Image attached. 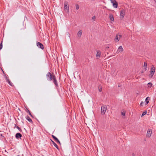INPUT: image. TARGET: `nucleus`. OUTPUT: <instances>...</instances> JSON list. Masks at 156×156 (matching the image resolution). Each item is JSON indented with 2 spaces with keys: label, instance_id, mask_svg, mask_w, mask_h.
<instances>
[{
  "label": "nucleus",
  "instance_id": "nucleus-32",
  "mask_svg": "<svg viewBox=\"0 0 156 156\" xmlns=\"http://www.w3.org/2000/svg\"><path fill=\"white\" fill-rule=\"evenodd\" d=\"M5 79H6V80H7V79H8L9 78L8 77H7V76L6 75V74H5Z\"/></svg>",
  "mask_w": 156,
  "mask_h": 156
},
{
  "label": "nucleus",
  "instance_id": "nucleus-34",
  "mask_svg": "<svg viewBox=\"0 0 156 156\" xmlns=\"http://www.w3.org/2000/svg\"><path fill=\"white\" fill-rule=\"evenodd\" d=\"M6 80V82L8 83L9 82V81H10L9 79V78L8 79H7V80Z\"/></svg>",
  "mask_w": 156,
  "mask_h": 156
},
{
  "label": "nucleus",
  "instance_id": "nucleus-21",
  "mask_svg": "<svg viewBox=\"0 0 156 156\" xmlns=\"http://www.w3.org/2000/svg\"><path fill=\"white\" fill-rule=\"evenodd\" d=\"M15 127L20 132H22V130L21 128L18 126H16V124H15Z\"/></svg>",
  "mask_w": 156,
  "mask_h": 156
},
{
  "label": "nucleus",
  "instance_id": "nucleus-33",
  "mask_svg": "<svg viewBox=\"0 0 156 156\" xmlns=\"http://www.w3.org/2000/svg\"><path fill=\"white\" fill-rule=\"evenodd\" d=\"M144 104V102L143 101H141L140 103V105L141 106Z\"/></svg>",
  "mask_w": 156,
  "mask_h": 156
},
{
  "label": "nucleus",
  "instance_id": "nucleus-6",
  "mask_svg": "<svg viewBox=\"0 0 156 156\" xmlns=\"http://www.w3.org/2000/svg\"><path fill=\"white\" fill-rule=\"evenodd\" d=\"M122 35H119V34H118L116 35V36L115 38V41L116 42H118L120 39Z\"/></svg>",
  "mask_w": 156,
  "mask_h": 156
},
{
  "label": "nucleus",
  "instance_id": "nucleus-14",
  "mask_svg": "<svg viewBox=\"0 0 156 156\" xmlns=\"http://www.w3.org/2000/svg\"><path fill=\"white\" fill-rule=\"evenodd\" d=\"M26 118L30 122H31V123H33V122L32 119L30 118V117L28 116H27L26 117Z\"/></svg>",
  "mask_w": 156,
  "mask_h": 156
},
{
  "label": "nucleus",
  "instance_id": "nucleus-26",
  "mask_svg": "<svg viewBox=\"0 0 156 156\" xmlns=\"http://www.w3.org/2000/svg\"><path fill=\"white\" fill-rule=\"evenodd\" d=\"M111 2L113 4V3H114L116 2H117L115 0H110Z\"/></svg>",
  "mask_w": 156,
  "mask_h": 156
},
{
  "label": "nucleus",
  "instance_id": "nucleus-4",
  "mask_svg": "<svg viewBox=\"0 0 156 156\" xmlns=\"http://www.w3.org/2000/svg\"><path fill=\"white\" fill-rule=\"evenodd\" d=\"M155 71V69L154 67L153 66V67L151 68L150 71V75L151 76V77H152L153 75L154 74Z\"/></svg>",
  "mask_w": 156,
  "mask_h": 156
},
{
  "label": "nucleus",
  "instance_id": "nucleus-17",
  "mask_svg": "<svg viewBox=\"0 0 156 156\" xmlns=\"http://www.w3.org/2000/svg\"><path fill=\"white\" fill-rule=\"evenodd\" d=\"M109 18L112 21H114V18L112 14H110L109 15Z\"/></svg>",
  "mask_w": 156,
  "mask_h": 156
},
{
  "label": "nucleus",
  "instance_id": "nucleus-24",
  "mask_svg": "<svg viewBox=\"0 0 156 156\" xmlns=\"http://www.w3.org/2000/svg\"><path fill=\"white\" fill-rule=\"evenodd\" d=\"M147 114V111L144 112L141 115V117Z\"/></svg>",
  "mask_w": 156,
  "mask_h": 156
},
{
  "label": "nucleus",
  "instance_id": "nucleus-16",
  "mask_svg": "<svg viewBox=\"0 0 156 156\" xmlns=\"http://www.w3.org/2000/svg\"><path fill=\"white\" fill-rule=\"evenodd\" d=\"M82 31L81 30H80L77 33L78 36L80 37H81Z\"/></svg>",
  "mask_w": 156,
  "mask_h": 156
},
{
  "label": "nucleus",
  "instance_id": "nucleus-31",
  "mask_svg": "<svg viewBox=\"0 0 156 156\" xmlns=\"http://www.w3.org/2000/svg\"><path fill=\"white\" fill-rule=\"evenodd\" d=\"M96 19V17L95 16H93L92 18V19L93 20H95Z\"/></svg>",
  "mask_w": 156,
  "mask_h": 156
},
{
  "label": "nucleus",
  "instance_id": "nucleus-37",
  "mask_svg": "<svg viewBox=\"0 0 156 156\" xmlns=\"http://www.w3.org/2000/svg\"><path fill=\"white\" fill-rule=\"evenodd\" d=\"M2 72H3V73H4V74H5V73H4V71L3 70H2Z\"/></svg>",
  "mask_w": 156,
  "mask_h": 156
},
{
  "label": "nucleus",
  "instance_id": "nucleus-1",
  "mask_svg": "<svg viewBox=\"0 0 156 156\" xmlns=\"http://www.w3.org/2000/svg\"><path fill=\"white\" fill-rule=\"evenodd\" d=\"M54 76H55L54 74L52 75L49 72L47 73L46 75L47 79L49 81H51L53 78Z\"/></svg>",
  "mask_w": 156,
  "mask_h": 156
},
{
  "label": "nucleus",
  "instance_id": "nucleus-35",
  "mask_svg": "<svg viewBox=\"0 0 156 156\" xmlns=\"http://www.w3.org/2000/svg\"><path fill=\"white\" fill-rule=\"evenodd\" d=\"M109 48V47H106V49H108Z\"/></svg>",
  "mask_w": 156,
  "mask_h": 156
},
{
  "label": "nucleus",
  "instance_id": "nucleus-2",
  "mask_svg": "<svg viewBox=\"0 0 156 156\" xmlns=\"http://www.w3.org/2000/svg\"><path fill=\"white\" fill-rule=\"evenodd\" d=\"M107 106L106 105L102 106L101 108V113L102 115H104L107 110Z\"/></svg>",
  "mask_w": 156,
  "mask_h": 156
},
{
  "label": "nucleus",
  "instance_id": "nucleus-8",
  "mask_svg": "<svg viewBox=\"0 0 156 156\" xmlns=\"http://www.w3.org/2000/svg\"><path fill=\"white\" fill-rule=\"evenodd\" d=\"M152 133V130L151 129H149L147 130V136L148 137H150L151 136V133Z\"/></svg>",
  "mask_w": 156,
  "mask_h": 156
},
{
  "label": "nucleus",
  "instance_id": "nucleus-3",
  "mask_svg": "<svg viewBox=\"0 0 156 156\" xmlns=\"http://www.w3.org/2000/svg\"><path fill=\"white\" fill-rule=\"evenodd\" d=\"M64 10H66L67 12H68L69 11V6L68 3L67 2L65 1L64 2Z\"/></svg>",
  "mask_w": 156,
  "mask_h": 156
},
{
  "label": "nucleus",
  "instance_id": "nucleus-10",
  "mask_svg": "<svg viewBox=\"0 0 156 156\" xmlns=\"http://www.w3.org/2000/svg\"><path fill=\"white\" fill-rule=\"evenodd\" d=\"M123 51V49L121 46H120L119 47L118 50L117 51V53H119L120 52H122Z\"/></svg>",
  "mask_w": 156,
  "mask_h": 156
},
{
  "label": "nucleus",
  "instance_id": "nucleus-11",
  "mask_svg": "<svg viewBox=\"0 0 156 156\" xmlns=\"http://www.w3.org/2000/svg\"><path fill=\"white\" fill-rule=\"evenodd\" d=\"M101 52L100 51L98 50L97 51L96 57L97 59H99L101 57Z\"/></svg>",
  "mask_w": 156,
  "mask_h": 156
},
{
  "label": "nucleus",
  "instance_id": "nucleus-15",
  "mask_svg": "<svg viewBox=\"0 0 156 156\" xmlns=\"http://www.w3.org/2000/svg\"><path fill=\"white\" fill-rule=\"evenodd\" d=\"M51 140L52 144H53L54 146L58 150L59 149V147L58 145L56 144V143L54 142L51 139Z\"/></svg>",
  "mask_w": 156,
  "mask_h": 156
},
{
  "label": "nucleus",
  "instance_id": "nucleus-25",
  "mask_svg": "<svg viewBox=\"0 0 156 156\" xmlns=\"http://www.w3.org/2000/svg\"><path fill=\"white\" fill-rule=\"evenodd\" d=\"M75 5L76 9H78L79 8V5L78 4H76Z\"/></svg>",
  "mask_w": 156,
  "mask_h": 156
},
{
  "label": "nucleus",
  "instance_id": "nucleus-19",
  "mask_svg": "<svg viewBox=\"0 0 156 156\" xmlns=\"http://www.w3.org/2000/svg\"><path fill=\"white\" fill-rule=\"evenodd\" d=\"M118 5V4L117 2L113 3V6L115 8H116L117 7Z\"/></svg>",
  "mask_w": 156,
  "mask_h": 156
},
{
  "label": "nucleus",
  "instance_id": "nucleus-30",
  "mask_svg": "<svg viewBox=\"0 0 156 156\" xmlns=\"http://www.w3.org/2000/svg\"><path fill=\"white\" fill-rule=\"evenodd\" d=\"M98 90H99V91L100 92L101 91H102V87H99Z\"/></svg>",
  "mask_w": 156,
  "mask_h": 156
},
{
  "label": "nucleus",
  "instance_id": "nucleus-7",
  "mask_svg": "<svg viewBox=\"0 0 156 156\" xmlns=\"http://www.w3.org/2000/svg\"><path fill=\"white\" fill-rule=\"evenodd\" d=\"M53 83L56 87H58V84L57 83V80L56 79V78L55 76H54L53 78Z\"/></svg>",
  "mask_w": 156,
  "mask_h": 156
},
{
  "label": "nucleus",
  "instance_id": "nucleus-12",
  "mask_svg": "<svg viewBox=\"0 0 156 156\" xmlns=\"http://www.w3.org/2000/svg\"><path fill=\"white\" fill-rule=\"evenodd\" d=\"M22 136V134L20 133H17L15 135V137L17 139H18L20 138H21Z\"/></svg>",
  "mask_w": 156,
  "mask_h": 156
},
{
  "label": "nucleus",
  "instance_id": "nucleus-22",
  "mask_svg": "<svg viewBox=\"0 0 156 156\" xmlns=\"http://www.w3.org/2000/svg\"><path fill=\"white\" fill-rule=\"evenodd\" d=\"M27 112L28 113L29 115L31 116V117L33 118V115H31L30 111L27 108Z\"/></svg>",
  "mask_w": 156,
  "mask_h": 156
},
{
  "label": "nucleus",
  "instance_id": "nucleus-27",
  "mask_svg": "<svg viewBox=\"0 0 156 156\" xmlns=\"http://www.w3.org/2000/svg\"><path fill=\"white\" fill-rule=\"evenodd\" d=\"M2 41L0 44V49H1L2 48Z\"/></svg>",
  "mask_w": 156,
  "mask_h": 156
},
{
  "label": "nucleus",
  "instance_id": "nucleus-28",
  "mask_svg": "<svg viewBox=\"0 0 156 156\" xmlns=\"http://www.w3.org/2000/svg\"><path fill=\"white\" fill-rule=\"evenodd\" d=\"M9 84L11 86H13V84L12 83V82L10 81H9V82H8Z\"/></svg>",
  "mask_w": 156,
  "mask_h": 156
},
{
  "label": "nucleus",
  "instance_id": "nucleus-29",
  "mask_svg": "<svg viewBox=\"0 0 156 156\" xmlns=\"http://www.w3.org/2000/svg\"><path fill=\"white\" fill-rule=\"evenodd\" d=\"M121 113H122V115H123V116H124V117H123V118L125 117V113H124L123 112H122Z\"/></svg>",
  "mask_w": 156,
  "mask_h": 156
},
{
  "label": "nucleus",
  "instance_id": "nucleus-13",
  "mask_svg": "<svg viewBox=\"0 0 156 156\" xmlns=\"http://www.w3.org/2000/svg\"><path fill=\"white\" fill-rule=\"evenodd\" d=\"M52 137L56 141V142L57 143H58L59 144H60V142L59 141V140L54 135H51Z\"/></svg>",
  "mask_w": 156,
  "mask_h": 156
},
{
  "label": "nucleus",
  "instance_id": "nucleus-20",
  "mask_svg": "<svg viewBox=\"0 0 156 156\" xmlns=\"http://www.w3.org/2000/svg\"><path fill=\"white\" fill-rule=\"evenodd\" d=\"M144 66L145 67V71H146L147 68V64L146 62H144Z\"/></svg>",
  "mask_w": 156,
  "mask_h": 156
},
{
  "label": "nucleus",
  "instance_id": "nucleus-5",
  "mask_svg": "<svg viewBox=\"0 0 156 156\" xmlns=\"http://www.w3.org/2000/svg\"><path fill=\"white\" fill-rule=\"evenodd\" d=\"M36 44L37 46L38 47V48H41L42 50H43L44 49V46L43 44L37 41L36 42Z\"/></svg>",
  "mask_w": 156,
  "mask_h": 156
},
{
  "label": "nucleus",
  "instance_id": "nucleus-36",
  "mask_svg": "<svg viewBox=\"0 0 156 156\" xmlns=\"http://www.w3.org/2000/svg\"><path fill=\"white\" fill-rule=\"evenodd\" d=\"M121 87V85H118V87Z\"/></svg>",
  "mask_w": 156,
  "mask_h": 156
},
{
  "label": "nucleus",
  "instance_id": "nucleus-9",
  "mask_svg": "<svg viewBox=\"0 0 156 156\" xmlns=\"http://www.w3.org/2000/svg\"><path fill=\"white\" fill-rule=\"evenodd\" d=\"M125 11L124 10H121L120 12V17L121 19H123L125 15Z\"/></svg>",
  "mask_w": 156,
  "mask_h": 156
},
{
  "label": "nucleus",
  "instance_id": "nucleus-23",
  "mask_svg": "<svg viewBox=\"0 0 156 156\" xmlns=\"http://www.w3.org/2000/svg\"><path fill=\"white\" fill-rule=\"evenodd\" d=\"M152 83L151 82L148 83L147 84L148 86L150 87H152Z\"/></svg>",
  "mask_w": 156,
  "mask_h": 156
},
{
  "label": "nucleus",
  "instance_id": "nucleus-18",
  "mask_svg": "<svg viewBox=\"0 0 156 156\" xmlns=\"http://www.w3.org/2000/svg\"><path fill=\"white\" fill-rule=\"evenodd\" d=\"M149 102V97H147L146 98V99H145V105H147L148 104Z\"/></svg>",
  "mask_w": 156,
  "mask_h": 156
}]
</instances>
